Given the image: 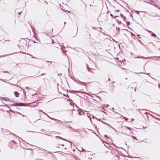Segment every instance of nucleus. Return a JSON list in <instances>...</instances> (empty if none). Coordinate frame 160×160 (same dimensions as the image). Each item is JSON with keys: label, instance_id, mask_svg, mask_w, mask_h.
<instances>
[{"label": "nucleus", "instance_id": "nucleus-9", "mask_svg": "<svg viewBox=\"0 0 160 160\" xmlns=\"http://www.w3.org/2000/svg\"><path fill=\"white\" fill-rule=\"evenodd\" d=\"M132 137L134 139H136L137 140H138V139L135 137H134V136H132Z\"/></svg>", "mask_w": 160, "mask_h": 160}, {"label": "nucleus", "instance_id": "nucleus-37", "mask_svg": "<svg viewBox=\"0 0 160 160\" xmlns=\"http://www.w3.org/2000/svg\"><path fill=\"white\" fill-rule=\"evenodd\" d=\"M25 116V115H23V117H24Z\"/></svg>", "mask_w": 160, "mask_h": 160}, {"label": "nucleus", "instance_id": "nucleus-16", "mask_svg": "<svg viewBox=\"0 0 160 160\" xmlns=\"http://www.w3.org/2000/svg\"><path fill=\"white\" fill-rule=\"evenodd\" d=\"M130 22H128V23H127V24H128V25L129 24H130Z\"/></svg>", "mask_w": 160, "mask_h": 160}, {"label": "nucleus", "instance_id": "nucleus-29", "mask_svg": "<svg viewBox=\"0 0 160 160\" xmlns=\"http://www.w3.org/2000/svg\"><path fill=\"white\" fill-rule=\"evenodd\" d=\"M92 118H95L93 116L92 117Z\"/></svg>", "mask_w": 160, "mask_h": 160}, {"label": "nucleus", "instance_id": "nucleus-32", "mask_svg": "<svg viewBox=\"0 0 160 160\" xmlns=\"http://www.w3.org/2000/svg\"><path fill=\"white\" fill-rule=\"evenodd\" d=\"M108 80H109V81H110L111 80H110V78H109Z\"/></svg>", "mask_w": 160, "mask_h": 160}, {"label": "nucleus", "instance_id": "nucleus-5", "mask_svg": "<svg viewBox=\"0 0 160 160\" xmlns=\"http://www.w3.org/2000/svg\"><path fill=\"white\" fill-rule=\"evenodd\" d=\"M97 45L98 46V48H101V47H100L101 45L99 43H97Z\"/></svg>", "mask_w": 160, "mask_h": 160}, {"label": "nucleus", "instance_id": "nucleus-11", "mask_svg": "<svg viewBox=\"0 0 160 160\" xmlns=\"http://www.w3.org/2000/svg\"><path fill=\"white\" fill-rule=\"evenodd\" d=\"M43 113H44V114H45L46 115L48 118H50V117H49V116L46 113H45L44 112H43Z\"/></svg>", "mask_w": 160, "mask_h": 160}, {"label": "nucleus", "instance_id": "nucleus-34", "mask_svg": "<svg viewBox=\"0 0 160 160\" xmlns=\"http://www.w3.org/2000/svg\"><path fill=\"white\" fill-rule=\"evenodd\" d=\"M125 79H126V80H127V79H128V78H125Z\"/></svg>", "mask_w": 160, "mask_h": 160}, {"label": "nucleus", "instance_id": "nucleus-17", "mask_svg": "<svg viewBox=\"0 0 160 160\" xmlns=\"http://www.w3.org/2000/svg\"><path fill=\"white\" fill-rule=\"evenodd\" d=\"M50 119H52V120H55L54 118H50Z\"/></svg>", "mask_w": 160, "mask_h": 160}, {"label": "nucleus", "instance_id": "nucleus-13", "mask_svg": "<svg viewBox=\"0 0 160 160\" xmlns=\"http://www.w3.org/2000/svg\"><path fill=\"white\" fill-rule=\"evenodd\" d=\"M58 137L59 138H60L61 139H62V140H65V141H67V140H65V139H64L62 138H61V137Z\"/></svg>", "mask_w": 160, "mask_h": 160}, {"label": "nucleus", "instance_id": "nucleus-27", "mask_svg": "<svg viewBox=\"0 0 160 160\" xmlns=\"http://www.w3.org/2000/svg\"><path fill=\"white\" fill-rule=\"evenodd\" d=\"M111 127L113 129H114V130H115V129H114V128H113V127H111Z\"/></svg>", "mask_w": 160, "mask_h": 160}, {"label": "nucleus", "instance_id": "nucleus-14", "mask_svg": "<svg viewBox=\"0 0 160 160\" xmlns=\"http://www.w3.org/2000/svg\"><path fill=\"white\" fill-rule=\"evenodd\" d=\"M145 1L147 3H149V0H146Z\"/></svg>", "mask_w": 160, "mask_h": 160}, {"label": "nucleus", "instance_id": "nucleus-31", "mask_svg": "<svg viewBox=\"0 0 160 160\" xmlns=\"http://www.w3.org/2000/svg\"><path fill=\"white\" fill-rule=\"evenodd\" d=\"M158 86H159V88H160V86L159 84L158 85Z\"/></svg>", "mask_w": 160, "mask_h": 160}, {"label": "nucleus", "instance_id": "nucleus-7", "mask_svg": "<svg viewBox=\"0 0 160 160\" xmlns=\"http://www.w3.org/2000/svg\"><path fill=\"white\" fill-rule=\"evenodd\" d=\"M112 110L113 112H115L116 113V114H118V112H115V111H114V108H112Z\"/></svg>", "mask_w": 160, "mask_h": 160}, {"label": "nucleus", "instance_id": "nucleus-20", "mask_svg": "<svg viewBox=\"0 0 160 160\" xmlns=\"http://www.w3.org/2000/svg\"><path fill=\"white\" fill-rule=\"evenodd\" d=\"M110 15H111V16L112 17L114 18V17H113V15H112V14H110Z\"/></svg>", "mask_w": 160, "mask_h": 160}, {"label": "nucleus", "instance_id": "nucleus-36", "mask_svg": "<svg viewBox=\"0 0 160 160\" xmlns=\"http://www.w3.org/2000/svg\"><path fill=\"white\" fill-rule=\"evenodd\" d=\"M122 69H125V68H122Z\"/></svg>", "mask_w": 160, "mask_h": 160}, {"label": "nucleus", "instance_id": "nucleus-12", "mask_svg": "<svg viewBox=\"0 0 160 160\" xmlns=\"http://www.w3.org/2000/svg\"><path fill=\"white\" fill-rule=\"evenodd\" d=\"M123 117L125 118V120L128 121V118H127L125 117Z\"/></svg>", "mask_w": 160, "mask_h": 160}, {"label": "nucleus", "instance_id": "nucleus-6", "mask_svg": "<svg viewBox=\"0 0 160 160\" xmlns=\"http://www.w3.org/2000/svg\"><path fill=\"white\" fill-rule=\"evenodd\" d=\"M121 16H122V17L123 18V19L125 21H126V20H127V19L125 17H124V16L122 15H121Z\"/></svg>", "mask_w": 160, "mask_h": 160}, {"label": "nucleus", "instance_id": "nucleus-25", "mask_svg": "<svg viewBox=\"0 0 160 160\" xmlns=\"http://www.w3.org/2000/svg\"><path fill=\"white\" fill-rule=\"evenodd\" d=\"M96 118V119H98V121H100V120L99 119H97V118Z\"/></svg>", "mask_w": 160, "mask_h": 160}, {"label": "nucleus", "instance_id": "nucleus-33", "mask_svg": "<svg viewBox=\"0 0 160 160\" xmlns=\"http://www.w3.org/2000/svg\"><path fill=\"white\" fill-rule=\"evenodd\" d=\"M64 24H66V22H64Z\"/></svg>", "mask_w": 160, "mask_h": 160}, {"label": "nucleus", "instance_id": "nucleus-35", "mask_svg": "<svg viewBox=\"0 0 160 160\" xmlns=\"http://www.w3.org/2000/svg\"><path fill=\"white\" fill-rule=\"evenodd\" d=\"M32 58H34L33 57H32Z\"/></svg>", "mask_w": 160, "mask_h": 160}, {"label": "nucleus", "instance_id": "nucleus-10", "mask_svg": "<svg viewBox=\"0 0 160 160\" xmlns=\"http://www.w3.org/2000/svg\"><path fill=\"white\" fill-rule=\"evenodd\" d=\"M125 127H126L128 129H129V130H131V128L129 127H126V126Z\"/></svg>", "mask_w": 160, "mask_h": 160}, {"label": "nucleus", "instance_id": "nucleus-18", "mask_svg": "<svg viewBox=\"0 0 160 160\" xmlns=\"http://www.w3.org/2000/svg\"><path fill=\"white\" fill-rule=\"evenodd\" d=\"M105 137H106V138H108V136H107V135H105Z\"/></svg>", "mask_w": 160, "mask_h": 160}, {"label": "nucleus", "instance_id": "nucleus-1", "mask_svg": "<svg viewBox=\"0 0 160 160\" xmlns=\"http://www.w3.org/2000/svg\"><path fill=\"white\" fill-rule=\"evenodd\" d=\"M14 106H23L24 104L22 103H16L13 105Z\"/></svg>", "mask_w": 160, "mask_h": 160}, {"label": "nucleus", "instance_id": "nucleus-2", "mask_svg": "<svg viewBox=\"0 0 160 160\" xmlns=\"http://www.w3.org/2000/svg\"><path fill=\"white\" fill-rule=\"evenodd\" d=\"M14 93L15 94V96L17 97H19V93L18 92H14Z\"/></svg>", "mask_w": 160, "mask_h": 160}, {"label": "nucleus", "instance_id": "nucleus-26", "mask_svg": "<svg viewBox=\"0 0 160 160\" xmlns=\"http://www.w3.org/2000/svg\"><path fill=\"white\" fill-rule=\"evenodd\" d=\"M132 121H134V119H132Z\"/></svg>", "mask_w": 160, "mask_h": 160}, {"label": "nucleus", "instance_id": "nucleus-23", "mask_svg": "<svg viewBox=\"0 0 160 160\" xmlns=\"http://www.w3.org/2000/svg\"><path fill=\"white\" fill-rule=\"evenodd\" d=\"M28 54V55H30V56H32L30 54Z\"/></svg>", "mask_w": 160, "mask_h": 160}, {"label": "nucleus", "instance_id": "nucleus-19", "mask_svg": "<svg viewBox=\"0 0 160 160\" xmlns=\"http://www.w3.org/2000/svg\"><path fill=\"white\" fill-rule=\"evenodd\" d=\"M22 12H18V14H19V15H20Z\"/></svg>", "mask_w": 160, "mask_h": 160}, {"label": "nucleus", "instance_id": "nucleus-38", "mask_svg": "<svg viewBox=\"0 0 160 160\" xmlns=\"http://www.w3.org/2000/svg\"><path fill=\"white\" fill-rule=\"evenodd\" d=\"M5 72L7 73V72H7V71H6V72Z\"/></svg>", "mask_w": 160, "mask_h": 160}, {"label": "nucleus", "instance_id": "nucleus-8", "mask_svg": "<svg viewBox=\"0 0 160 160\" xmlns=\"http://www.w3.org/2000/svg\"><path fill=\"white\" fill-rule=\"evenodd\" d=\"M151 35L152 36H154V37H156V35L155 34H154V33H151Z\"/></svg>", "mask_w": 160, "mask_h": 160}, {"label": "nucleus", "instance_id": "nucleus-39", "mask_svg": "<svg viewBox=\"0 0 160 160\" xmlns=\"http://www.w3.org/2000/svg\"><path fill=\"white\" fill-rule=\"evenodd\" d=\"M148 31L149 32H150V31Z\"/></svg>", "mask_w": 160, "mask_h": 160}, {"label": "nucleus", "instance_id": "nucleus-15", "mask_svg": "<svg viewBox=\"0 0 160 160\" xmlns=\"http://www.w3.org/2000/svg\"><path fill=\"white\" fill-rule=\"evenodd\" d=\"M135 12L137 13H138V14H139V12L137 11H135Z\"/></svg>", "mask_w": 160, "mask_h": 160}, {"label": "nucleus", "instance_id": "nucleus-4", "mask_svg": "<svg viewBox=\"0 0 160 160\" xmlns=\"http://www.w3.org/2000/svg\"><path fill=\"white\" fill-rule=\"evenodd\" d=\"M1 98L5 101H8V99L7 98Z\"/></svg>", "mask_w": 160, "mask_h": 160}, {"label": "nucleus", "instance_id": "nucleus-40", "mask_svg": "<svg viewBox=\"0 0 160 160\" xmlns=\"http://www.w3.org/2000/svg\"><path fill=\"white\" fill-rule=\"evenodd\" d=\"M54 43L53 42V41H52V43Z\"/></svg>", "mask_w": 160, "mask_h": 160}, {"label": "nucleus", "instance_id": "nucleus-3", "mask_svg": "<svg viewBox=\"0 0 160 160\" xmlns=\"http://www.w3.org/2000/svg\"><path fill=\"white\" fill-rule=\"evenodd\" d=\"M144 114L147 116V118L148 119L149 117V115H150V114L147 112H145Z\"/></svg>", "mask_w": 160, "mask_h": 160}, {"label": "nucleus", "instance_id": "nucleus-28", "mask_svg": "<svg viewBox=\"0 0 160 160\" xmlns=\"http://www.w3.org/2000/svg\"><path fill=\"white\" fill-rule=\"evenodd\" d=\"M90 121L91 122L92 121V120H91V119L90 118Z\"/></svg>", "mask_w": 160, "mask_h": 160}, {"label": "nucleus", "instance_id": "nucleus-21", "mask_svg": "<svg viewBox=\"0 0 160 160\" xmlns=\"http://www.w3.org/2000/svg\"><path fill=\"white\" fill-rule=\"evenodd\" d=\"M45 75V73H43L41 74V75Z\"/></svg>", "mask_w": 160, "mask_h": 160}, {"label": "nucleus", "instance_id": "nucleus-30", "mask_svg": "<svg viewBox=\"0 0 160 160\" xmlns=\"http://www.w3.org/2000/svg\"><path fill=\"white\" fill-rule=\"evenodd\" d=\"M100 28V29H102V28Z\"/></svg>", "mask_w": 160, "mask_h": 160}, {"label": "nucleus", "instance_id": "nucleus-24", "mask_svg": "<svg viewBox=\"0 0 160 160\" xmlns=\"http://www.w3.org/2000/svg\"><path fill=\"white\" fill-rule=\"evenodd\" d=\"M119 10H117L116 11V12H119Z\"/></svg>", "mask_w": 160, "mask_h": 160}, {"label": "nucleus", "instance_id": "nucleus-22", "mask_svg": "<svg viewBox=\"0 0 160 160\" xmlns=\"http://www.w3.org/2000/svg\"><path fill=\"white\" fill-rule=\"evenodd\" d=\"M25 88H26V89H28L29 88L28 87H26Z\"/></svg>", "mask_w": 160, "mask_h": 160}]
</instances>
